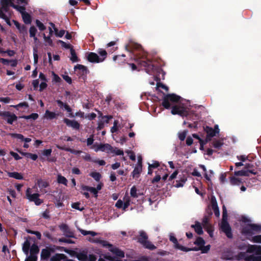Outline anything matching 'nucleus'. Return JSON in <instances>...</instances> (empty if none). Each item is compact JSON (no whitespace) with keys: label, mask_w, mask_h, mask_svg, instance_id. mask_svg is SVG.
<instances>
[{"label":"nucleus","mask_w":261,"mask_h":261,"mask_svg":"<svg viewBox=\"0 0 261 261\" xmlns=\"http://www.w3.org/2000/svg\"><path fill=\"white\" fill-rule=\"evenodd\" d=\"M57 182L60 184H63L65 186H67L68 180L64 176L59 174L57 176Z\"/></svg>","instance_id":"28"},{"label":"nucleus","mask_w":261,"mask_h":261,"mask_svg":"<svg viewBox=\"0 0 261 261\" xmlns=\"http://www.w3.org/2000/svg\"><path fill=\"white\" fill-rule=\"evenodd\" d=\"M213 144L214 147L219 149L223 145V140H215Z\"/></svg>","instance_id":"31"},{"label":"nucleus","mask_w":261,"mask_h":261,"mask_svg":"<svg viewBox=\"0 0 261 261\" xmlns=\"http://www.w3.org/2000/svg\"><path fill=\"white\" fill-rule=\"evenodd\" d=\"M126 153L129 155V158L135 161L136 155L134 152L132 151H127Z\"/></svg>","instance_id":"59"},{"label":"nucleus","mask_w":261,"mask_h":261,"mask_svg":"<svg viewBox=\"0 0 261 261\" xmlns=\"http://www.w3.org/2000/svg\"><path fill=\"white\" fill-rule=\"evenodd\" d=\"M195 244L197 245V246H199L198 248H194L192 249V250H195V251H197V250H200V248L201 247H202L205 244V242L204 241V240L200 238V237H198L196 240L195 241V242H194Z\"/></svg>","instance_id":"17"},{"label":"nucleus","mask_w":261,"mask_h":261,"mask_svg":"<svg viewBox=\"0 0 261 261\" xmlns=\"http://www.w3.org/2000/svg\"><path fill=\"white\" fill-rule=\"evenodd\" d=\"M109 251L118 257H123L124 256V253L118 248L113 246V245L110 246Z\"/></svg>","instance_id":"12"},{"label":"nucleus","mask_w":261,"mask_h":261,"mask_svg":"<svg viewBox=\"0 0 261 261\" xmlns=\"http://www.w3.org/2000/svg\"><path fill=\"white\" fill-rule=\"evenodd\" d=\"M22 118L28 120L30 119H32L33 120H36L38 118V114L37 113H32L30 115L24 116L22 117Z\"/></svg>","instance_id":"39"},{"label":"nucleus","mask_w":261,"mask_h":261,"mask_svg":"<svg viewBox=\"0 0 261 261\" xmlns=\"http://www.w3.org/2000/svg\"><path fill=\"white\" fill-rule=\"evenodd\" d=\"M50 254L49 250L47 249H43L41 251V257L44 259H47Z\"/></svg>","instance_id":"32"},{"label":"nucleus","mask_w":261,"mask_h":261,"mask_svg":"<svg viewBox=\"0 0 261 261\" xmlns=\"http://www.w3.org/2000/svg\"><path fill=\"white\" fill-rule=\"evenodd\" d=\"M88 59L89 61L93 63H99L103 61V58H100L95 53H91L88 55Z\"/></svg>","instance_id":"11"},{"label":"nucleus","mask_w":261,"mask_h":261,"mask_svg":"<svg viewBox=\"0 0 261 261\" xmlns=\"http://www.w3.org/2000/svg\"><path fill=\"white\" fill-rule=\"evenodd\" d=\"M257 178L256 177L246 178L245 179L234 176L229 177V182L233 186H241V185L245 182L247 187H251L255 184Z\"/></svg>","instance_id":"4"},{"label":"nucleus","mask_w":261,"mask_h":261,"mask_svg":"<svg viewBox=\"0 0 261 261\" xmlns=\"http://www.w3.org/2000/svg\"><path fill=\"white\" fill-rule=\"evenodd\" d=\"M123 202H124V204H123V210H125L126 208H127L128 206L130 204V198L127 194H126L124 196Z\"/></svg>","instance_id":"25"},{"label":"nucleus","mask_w":261,"mask_h":261,"mask_svg":"<svg viewBox=\"0 0 261 261\" xmlns=\"http://www.w3.org/2000/svg\"><path fill=\"white\" fill-rule=\"evenodd\" d=\"M37 32V29L34 27H31L29 30L30 37H35Z\"/></svg>","instance_id":"53"},{"label":"nucleus","mask_w":261,"mask_h":261,"mask_svg":"<svg viewBox=\"0 0 261 261\" xmlns=\"http://www.w3.org/2000/svg\"><path fill=\"white\" fill-rule=\"evenodd\" d=\"M40 195L38 193L32 194L31 189L28 188L26 191V196L30 201H33L37 205H40L42 202V200L39 198Z\"/></svg>","instance_id":"7"},{"label":"nucleus","mask_w":261,"mask_h":261,"mask_svg":"<svg viewBox=\"0 0 261 261\" xmlns=\"http://www.w3.org/2000/svg\"><path fill=\"white\" fill-rule=\"evenodd\" d=\"M180 97L174 94H170L166 95L162 102L163 106L166 109H169L173 105L171 110L173 115L178 114L184 116L187 115V108L179 101Z\"/></svg>","instance_id":"2"},{"label":"nucleus","mask_w":261,"mask_h":261,"mask_svg":"<svg viewBox=\"0 0 261 261\" xmlns=\"http://www.w3.org/2000/svg\"><path fill=\"white\" fill-rule=\"evenodd\" d=\"M8 175L10 177H12L17 179H23L22 175L18 172H8Z\"/></svg>","instance_id":"29"},{"label":"nucleus","mask_w":261,"mask_h":261,"mask_svg":"<svg viewBox=\"0 0 261 261\" xmlns=\"http://www.w3.org/2000/svg\"><path fill=\"white\" fill-rule=\"evenodd\" d=\"M9 136H10V137H11L12 138H16L18 140H19L21 141H23L24 138V136L20 134L10 133L9 134Z\"/></svg>","instance_id":"34"},{"label":"nucleus","mask_w":261,"mask_h":261,"mask_svg":"<svg viewBox=\"0 0 261 261\" xmlns=\"http://www.w3.org/2000/svg\"><path fill=\"white\" fill-rule=\"evenodd\" d=\"M211 204H212V208H214L215 207H218L217 202L216 201V199L214 196L212 197V198H211Z\"/></svg>","instance_id":"55"},{"label":"nucleus","mask_w":261,"mask_h":261,"mask_svg":"<svg viewBox=\"0 0 261 261\" xmlns=\"http://www.w3.org/2000/svg\"><path fill=\"white\" fill-rule=\"evenodd\" d=\"M89 241L92 243H98L100 244L101 246L108 248L109 249H110V246H112V244H110L108 241L103 240H101L100 239H94V238H89Z\"/></svg>","instance_id":"9"},{"label":"nucleus","mask_w":261,"mask_h":261,"mask_svg":"<svg viewBox=\"0 0 261 261\" xmlns=\"http://www.w3.org/2000/svg\"><path fill=\"white\" fill-rule=\"evenodd\" d=\"M245 169L246 171H248V174L250 173L253 175H256L257 172L254 169V165L251 163H247L245 165Z\"/></svg>","instance_id":"16"},{"label":"nucleus","mask_w":261,"mask_h":261,"mask_svg":"<svg viewBox=\"0 0 261 261\" xmlns=\"http://www.w3.org/2000/svg\"><path fill=\"white\" fill-rule=\"evenodd\" d=\"M57 115L58 114L55 112L46 110L44 115V118L47 120H51L55 118Z\"/></svg>","instance_id":"19"},{"label":"nucleus","mask_w":261,"mask_h":261,"mask_svg":"<svg viewBox=\"0 0 261 261\" xmlns=\"http://www.w3.org/2000/svg\"><path fill=\"white\" fill-rule=\"evenodd\" d=\"M142 170L141 159L139 158L138 160V165L135 168L132 172V176L133 177H138L139 175L142 172Z\"/></svg>","instance_id":"14"},{"label":"nucleus","mask_w":261,"mask_h":261,"mask_svg":"<svg viewBox=\"0 0 261 261\" xmlns=\"http://www.w3.org/2000/svg\"><path fill=\"white\" fill-rule=\"evenodd\" d=\"M27 4L25 0H1L0 3V17L6 21L10 25L8 17L10 16L9 6H11L19 12L21 15L24 22L29 24L31 22L30 15L25 12L24 5Z\"/></svg>","instance_id":"1"},{"label":"nucleus","mask_w":261,"mask_h":261,"mask_svg":"<svg viewBox=\"0 0 261 261\" xmlns=\"http://www.w3.org/2000/svg\"><path fill=\"white\" fill-rule=\"evenodd\" d=\"M209 218L208 216H204L202 220V225L203 227H205L208 226V225H211V224L208 223Z\"/></svg>","instance_id":"48"},{"label":"nucleus","mask_w":261,"mask_h":261,"mask_svg":"<svg viewBox=\"0 0 261 261\" xmlns=\"http://www.w3.org/2000/svg\"><path fill=\"white\" fill-rule=\"evenodd\" d=\"M14 24L17 28V29L19 30V31L21 33H26L27 32V29L25 26L20 25L18 22L14 21Z\"/></svg>","instance_id":"30"},{"label":"nucleus","mask_w":261,"mask_h":261,"mask_svg":"<svg viewBox=\"0 0 261 261\" xmlns=\"http://www.w3.org/2000/svg\"><path fill=\"white\" fill-rule=\"evenodd\" d=\"M187 181V177L185 176H182L179 180L176 181V184L175 187L176 188H180L184 186L185 183Z\"/></svg>","instance_id":"27"},{"label":"nucleus","mask_w":261,"mask_h":261,"mask_svg":"<svg viewBox=\"0 0 261 261\" xmlns=\"http://www.w3.org/2000/svg\"><path fill=\"white\" fill-rule=\"evenodd\" d=\"M90 176L93 177L97 181H99L101 177L100 174L97 172H91L90 173Z\"/></svg>","instance_id":"33"},{"label":"nucleus","mask_w":261,"mask_h":261,"mask_svg":"<svg viewBox=\"0 0 261 261\" xmlns=\"http://www.w3.org/2000/svg\"><path fill=\"white\" fill-rule=\"evenodd\" d=\"M43 39L45 41V45H49V46H53V41L52 39H51V36L49 35L48 36H46L45 34H43Z\"/></svg>","instance_id":"26"},{"label":"nucleus","mask_w":261,"mask_h":261,"mask_svg":"<svg viewBox=\"0 0 261 261\" xmlns=\"http://www.w3.org/2000/svg\"><path fill=\"white\" fill-rule=\"evenodd\" d=\"M226 176H227L226 173H224L221 174L220 175L219 179L222 183H224L226 181Z\"/></svg>","instance_id":"57"},{"label":"nucleus","mask_w":261,"mask_h":261,"mask_svg":"<svg viewBox=\"0 0 261 261\" xmlns=\"http://www.w3.org/2000/svg\"><path fill=\"white\" fill-rule=\"evenodd\" d=\"M30 252L31 255H34L35 254L38 253L39 249L38 246L35 244L32 245V246L30 247Z\"/></svg>","instance_id":"40"},{"label":"nucleus","mask_w":261,"mask_h":261,"mask_svg":"<svg viewBox=\"0 0 261 261\" xmlns=\"http://www.w3.org/2000/svg\"><path fill=\"white\" fill-rule=\"evenodd\" d=\"M79 230L80 231V232L84 236L90 234L92 236H95L97 234L96 232L92 231H87L80 228H79Z\"/></svg>","instance_id":"36"},{"label":"nucleus","mask_w":261,"mask_h":261,"mask_svg":"<svg viewBox=\"0 0 261 261\" xmlns=\"http://www.w3.org/2000/svg\"><path fill=\"white\" fill-rule=\"evenodd\" d=\"M160 166V164L157 161H153L152 164H148V166L152 169L156 168Z\"/></svg>","instance_id":"58"},{"label":"nucleus","mask_w":261,"mask_h":261,"mask_svg":"<svg viewBox=\"0 0 261 261\" xmlns=\"http://www.w3.org/2000/svg\"><path fill=\"white\" fill-rule=\"evenodd\" d=\"M25 261H36V257L35 255H31Z\"/></svg>","instance_id":"64"},{"label":"nucleus","mask_w":261,"mask_h":261,"mask_svg":"<svg viewBox=\"0 0 261 261\" xmlns=\"http://www.w3.org/2000/svg\"><path fill=\"white\" fill-rule=\"evenodd\" d=\"M27 158H30L33 161H35L37 160L38 156L37 154H35L28 153V154H27Z\"/></svg>","instance_id":"63"},{"label":"nucleus","mask_w":261,"mask_h":261,"mask_svg":"<svg viewBox=\"0 0 261 261\" xmlns=\"http://www.w3.org/2000/svg\"><path fill=\"white\" fill-rule=\"evenodd\" d=\"M161 179V175L159 171L155 172V176L152 179L151 182L154 184L160 180Z\"/></svg>","instance_id":"44"},{"label":"nucleus","mask_w":261,"mask_h":261,"mask_svg":"<svg viewBox=\"0 0 261 261\" xmlns=\"http://www.w3.org/2000/svg\"><path fill=\"white\" fill-rule=\"evenodd\" d=\"M64 122L67 126H70L73 129H77L80 127V124L75 120H71L67 118H65L64 119Z\"/></svg>","instance_id":"13"},{"label":"nucleus","mask_w":261,"mask_h":261,"mask_svg":"<svg viewBox=\"0 0 261 261\" xmlns=\"http://www.w3.org/2000/svg\"><path fill=\"white\" fill-rule=\"evenodd\" d=\"M36 24L39 30L44 31L46 29L45 26L39 20H36Z\"/></svg>","instance_id":"45"},{"label":"nucleus","mask_w":261,"mask_h":261,"mask_svg":"<svg viewBox=\"0 0 261 261\" xmlns=\"http://www.w3.org/2000/svg\"><path fill=\"white\" fill-rule=\"evenodd\" d=\"M37 184L40 188H46L48 186V183L42 179H39L37 181Z\"/></svg>","instance_id":"38"},{"label":"nucleus","mask_w":261,"mask_h":261,"mask_svg":"<svg viewBox=\"0 0 261 261\" xmlns=\"http://www.w3.org/2000/svg\"><path fill=\"white\" fill-rule=\"evenodd\" d=\"M123 204H124V202L122 200L119 199L118 200L116 204H115V206L117 207V208H121V207H123Z\"/></svg>","instance_id":"60"},{"label":"nucleus","mask_w":261,"mask_h":261,"mask_svg":"<svg viewBox=\"0 0 261 261\" xmlns=\"http://www.w3.org/2000/svg\"><path fill=\"white\" fill-rule=\"evenodd\" d=\"M70 53H71V57H70L71 60L73 62L77 61V57L76 54L73 48H71Z\"/></svg>","instance_id":"43"},{"label":"nucleus","mask_w":261,"mask_h":261,"mask_svg":"<svg viewBox=\"0 0 261 261\" xmlns=\"http://www.w3.org/2000/svg\"><path fill=\"white\" fill-rule=\"evenodd\" d=\"M175 247L180 250H182V251H185V252H187V251H190V250H192V249H190V248H187L186 247H185L178 244H176L175 245Z\"/></svg>","instance_id":"50"},{"label":"nucleus","mask_w":261,"mask_h":261,"mask_svg":"<svg viewBox=\"0 0 261 261\" xmlns=\"http://www.w3.org/2000/svg\"><path fill=\"white\" fill-rule=\"evenodd\" d=\"M130 195L132 197L137 198L138 197V194L137 193V189L135 186H133L130 191Z\"/></svg>","instance_id":"47"},{"label":"nucleus","mask_w":261,"mask_h":261,"mask_svg":"<svg viewBox=\"0 0 261 261\" xmlns=\"http://www.w3.org/2000/svg\"><path fill=\"white\" fill-rule=\"evenodd\" d=\"M58 148L59 149H63V150H65L66 151H69L73 154H80L82 151H80V150H74V149H71V148H64L63 147H59V146H57Z\"/></svg>","instance_id":"37"},{"label":"nucleus","mask_w":261,"mask_h":261,"mask_svg":"<svg viewBox=\"0 0 261 261\" xmlns=\"http://www.w3.org/2000/svg\"><path fill=\"white\" fill-rule=\"evenodd\" d=\"M248 261H261V255H251L248 258Z\"/></svg>","instance_id":"41"},{"label":"nucleus","mask_w":261,"mask_h":261,"mask_svg":"<svg viewBox=\"0 0 261 261\" xmlns=\"http://www.w3.org/2000/svg\"><path fill=\"white\" fill-rule=\"evenodd\" d=\"M192 227L194 228L195 231L198 234H201L203 233L202 228L200 223L199 222H196L194 225H192Z\"/></svg>","instance_id":"23"},{"label":"nucleus","mask_w":261,"mask_h":261,"mask_svg":"<svg viewBox=\"0 0 261 261\" xmlns=\"http://www.w3.org/2000/svg\"><path fill=\"white\" fill-rule=\"evenodd\" d=\"M81 188L83 191H89L91 193L95 195V197H96V191L95 190V188L82 185L81 186Z\"/></svg>","instance_id":"18"},{"label":"nucleus","mask_w":261,"mask_h":261,"mask_svg":"<svg viewBox=\"0 0 261 261\" xmlns=\"http://www.w3.org/2000/svg\"><path fill=\"white\" fill-rule=\"evenodd\" d=\"M65 257L63 254H56L51 257L50 260L51 261H61L64 260Z\"/></svg>","instance_id":"24"},{"label":"nucleus","mask_w":261,"mask_h":261,"mask_svg":"<svg viewBox=\"0 0 261 261\" xmlns=\"http://www.w3.org/2000/svg\"><path fill=\"white\" fill-rule=\"evenodd\" d=\"M98 54L100 55V58H103V60L105 59L107 53L105 50L100 49L98 51Z\"/></svg>","instance_id":"54"},{"label":"nucleus","mask_w":261,"mask_h":261,"mask_svg":"<svg viewBox=\"0 0 261 261\" xmlns=\"http://www.w3.org/2000/svg\"><path fill=\"white\" fill-rule=\"evenodd\" d=\"M147 239V236L144 231L141 230L139 232V236L138 238V242L146 248L150 250L155 249V246L148 241Z\"/></svg>","instance_id":"5"},{"label":"nucleus","mask_w":261,"mask_h":261,"mask_svg":"<svg viewBox=\"0 0 261 261\" xmlns=\"http://www.w3.org/2000/svg\"><path fill=\"white\" fill-rule=\"evenodd\" d=\"M6 120L9 124H12L13 122L17 120V116L15 114H11L9 113H7L5 115Z\"/></svg>","instance_id":"15"},{"label":"nucleus","mask_w":261,"mask_h":261,"mask_svg":"<svg viewBox=\"0 0 261 261\" xmlns=\"http://www.w3.org/2000/svg\"><path fill=\"white\" fill-rule=\"evenodd\" d=\"M220 229L228 237V222L227 210L225 207H223V216L221 222L219 224Z\"/></svg>","instance_id":"6"},{"label":"nucleus","mask_w":261,"mask_h":261,"mask_svg":"<svg viewBox=\"0 0 261 261\" xmlns=\"http://www.w3.org/2000/svg\"><path fill=\"white\" fill-rule=\"evenodd\" d=\"M250 252H254L256 254L261 255V246L251 245L249 248Z\"/></svg>","instance_id":"21"},{"label":"nucleus","mask_w":261,"mask_h":261,"mask_svg":"<svg viewBox=\"0 0 261 261\" xmlns=\"http://www.w3.org/2000/svg\"><path fill=\"white\" fill-rule=\"evenodd\" d=\"M31 244L28 240H27L23 243L22 246V250L23 252L28 255L29 254V250L30 249Z\"/></svg>","instance_id":"22"},{"label":"nucleus","mask_w":261,"mask_h":261,"mask_svg":"<svg viewBox=\"0 0 261 261\" xmlns=\"http://www.w3.org/2000/svg\"><path fill=\"white\" fill-rule=\"evenodd\" d=\"M210 246L207 245L206 246H203L202 247H201L200 248V250H201L202 251V253H206L208 252V251L210 250Z\"/></svg>","instance_id":"62"},{"label":"nucleus","mask_w":261,"mask_h":261,"mask_svg":"<svg viewBox=\"0 0 261 261\" xmlns=\"http://www.w3.org/2000/svg\"><path fill=\"white\" fill-rule=\"evenodd\" d=\"M241 221L243 223H247V224H250V223L251 222V220L244 216H242ZM245 225H246V224Z\"/></svg>","instance_id":"56"},{"label":"nucleus","mask_w":261,"mask_h":261,"mask_svg":"<svg viewBox=\"0 0 261 261\" xmlns=\"http://www.w3.org/2000/svg\"><path fill=\"white\" fill-rule=\"evenodd\" d=\"M33 57L34 64H36L38 63V49L37 47H34L33 48Z\"/></svg>","instance_id":"42"},{"label":"nucleus","mask_w":261,"mask_h":261,"mask_svg":"<svg viewBox=\"0 0 261 261\" xmlns=\"http://www.w3.org/2000/svg\"><path fill=\"white\" fill-rule=\"evenodd\" d=\"M204 130L206 133V138H207V140H211L212 138L215 137L216 134H218L219 132V129L218 125H216L214 128L209 126H206L204 128Z\"/></svg>","instance_id":"8"},{"label":"nucleus","mask_w":261,"mask_h":261,"mask_svg":"<svg viewBox=\"0 0 261 261\" xmlns=\"http://www.w3.org/2000/svg\"><path fill=\"white\" fill-rule=\"evenodd\" d=\"M187 132L186 130L178 133V138L181 141H184L186 137Z\"/></svg>","instance_id":"51"},{"label":"nucleus","mask_w":261,"mask_h":261,"mask_svg":"<svg viewBox=\"0 0 261 261\" xmlns=\"http://www.w3.org/2000/svg\"><path fill=\"white\" fill-rule=\"evenodd\" d=\"M118 121L117 120L114 121L113 126L111 128V132L112 133L116 132L118 130L119 127L118 126Z\"/></svg>","instance_id":"49"},{"label":"nucleus","mask_w":261,"mask_h":261,"mask_svg":"<svg viewBox=\"0 0 261 261\" xmlns=\"http://www.w3.org/2000/svg\"><path fill=\"white\" fill-rule=\"evenodd\" d=\"M234 175L236 176H249L248 171H246V170H242L234 172Z\"/></svg>","instance_id":"35"},{"label":"nucleus","mask_w":261,"mask_h":261,"mask_svg":"<svg viewBox=\"0 0 261 261\" xmlns=\"http://www.w3.org/2000/svg\"><path fill=\"white\" fill-rule=\"evenodd\" d=\"M59 42L61 44V45L63 47H64L67 49H71V48H73L70 44H67L62 40H59Z\"/></svg>","instance_id":"52"},{"label":"nucleus","mask_w":261,"mask_h":261,"mask_svg":"<svg viewBox=\"0 0 261 261\" xmlns=\"http://www.w3.org/2000/svg\"><path fill=\"white\" fill-rule=\"evenodd\" d=\"M109 153H113L116 155H123L124 154L123 151L117 147H113L111 146V149L109 150Z\"/></svg>","instance_id":"20"},{"label":"nucleus","mask_w":261,"mask_h":261,"mask_svg":"<svg viewBox=\"0 0 261 261\" xmlns=\"http://www.w3.org/2000/svg\"><path fill=\"white\" fill-rule=\"evenodd\" d=\"M10 153L15 159V160H18L21 159V157L18 155V153L13 151H10Z\"/></svg>","instance_id":"61"},{"label":"nucleus","mask_w":261,"mask_h":261,"mask_svg":"<svg viewBox=\"0 0 261 261\" xmlns=\"http://www.w3.org/2000/svg\"><path fill=\"white\" fill-rule=\"evenodd\" d=\"M204 228L206 229L210 236L212 238L213 237L214 231V228L212 225H208V226L204 227Z\"/></svg>","instance_id":"46"},{"label":"nucleus","mask_w":261,"mask_h":261,"mask_svg":"<svg viewBox=\"0 0 261 261\" xmlns=\"http://www.w3.org/2000/svg\"><path fill=\"white\" fill-rule=\"evenodd\" d=\"M261 232V225L257 224H248L242 226L241 233L245 236L247 239L253 243H261V235L254 237L252 236L255 233Z\"/></svg>","instance_id":"3"},{"label":"nucleus","mask_w":261,"mask_h":261,"mask_svg":"<svg viewBox=\"0 0 261 261\" xmlns=\"http://www.w3.org/2000/svg\"><path fill=\"white\" fill-rule=\"evenodd\" d=\"M111 149V145L109 144H100L94 146V150L106 151L109 153V150Z\"/></svg>","instance_id":"10"}]
</instances>
